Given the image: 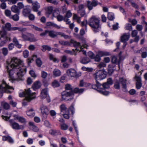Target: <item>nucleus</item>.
<instances>
[{
  "mask_svg": "<svg viewBox=\"0 0 147 147\" xmlns=\"http://www.w3.org/2000/svg\"><path fill=\"white\" fill-rule=\"evenodd\" d=\"M19 14H16L12 16H11L10 18L12 19L14 21H18L19 20Z\"/></svg>",
  "mask_w": 147,
  "mask_h": 147,
  "instance_id": "42",
  "label": "nucleus"
},
{
  "mask_svg": "<svg viewBox=\"0 0 147 147\" xmlns=\"http://www.w3.org/2000/svg\"><path fill=\"white\" fill-rule=\"evenodd\" d=\"M41 77L43 78H45L47 77V74L45 71H42L41 73Z\"/></svg>",
  "mask_w": 147,
  "mask_h": 147,
  "instance_id": "59",
  "label": "nucleus"
},
{
  "mask_svg": "<svg viewBox=\"0 0 147 147\" xmlns=\"http://www.w3.org/2000/svg\"><path fill=\"white\" fill-rule=\"evenodd\" d=\"M107 18L109 20H113L115 18L114 14L111 12H109L108 13Z\"/></svg>",
  "mask_w": 147,
  "mask_h": 147,
  "instance_id": "39",
  "label": "nucleus"
},
{
  "mask_svg": "<svg viewBox=\"0 0 147 147\" xmlns=\"http://www.w3.org/2000/svg\"><path fill=\"white\" fill-rule=\"evenodd\" d=\"M57 35H59L61 36V37H63L64 38L67 39L69 38V36L68 35H66L64 33L59 32H57Z\"/></svg>",
  "mask_w": 147,
  "mask_h": 147,
  "instance_id": "36",
  "label": "nucleus"
},
{
  "mask_svg": "<svg viewBox=\"0 0 147 147\" xmlns=\"http://www.w3.org/2000/svg\"><path fill=\"white\" fill-rule=\"evenodd\" d=\"M133 7L137 9H139L138 6L135 3L133 0H127Z\"/></svg>",
  "mask_w": 147,
  "mask_h": 147,
  "instance_id": "37",
  "label": "nucleus"
},
{
  "mask_svg": "<svg viewBox=\"0 0 147 147\" xmlns=\"http://www.w3.org/2000/svg\"><path fill=\"white\" fill-rule=\"evenodd\" d=\"M71 42L73 44V45L75 47H80V49L81 50H80L79 49H78L77 48L76 49V50H77L78 51H79L80 52L82 51V49L84 48H86V49L87 48V45L86 44H84L83 46H81L80 45V43H79V42H77L74 41V40H71Z\"/></svg>",
  "mask_w": 147,
  "mask_h": 147,
  "instance_id": "13",
  "label": "nucleus"
},
{
  "mask_svg": "<svg viewBox=\"0 0 147 147\" xmlns=\"http://www.w3.org/2000/svg\"><path fill=\"white\" fill-rule=\"evenodd\" d=\"M42 50L43 52H45L46 50L50 51L51 49V48L50 47L47 45H42Z\"/></svg>",
  "mask_w": 147,
  "mask_h": 147,
  "instance_id": "38",
  "label": "nucleus"
},
{
  "mask_svg": "<svg viewBox=\"0 0 147 147\" xmlns=\"http://www.w3.org/2000/svg\"><path fill=\"white\" fill-rule=\"evenodd\" d=\"M29 124L30 126V128L34 131L37 132L39 130V128L34 125V123L30 122Z\"/></svg>",
  "mask_w": 147,
  "mask_h": 147,
  "instance_id": "20",
  "label": "nucleus"
},
{
  "mask_svg": "<svg viewBox=\"0 0 147 147\" xmlns=\"http://www.w3.org/2000/svg\"><path fill=\"white\" fill-rule=\"evenodd\" d=\"M11 24L9 23H6L5 26H2V29H6L8 31H15L16 30H18L19 31L21 32H25L26 30V29L25 28H23L19 27H11Z\"/></svg>",
  "mask_w": 147,
  "mask_h": 147,
  "instance_id": "6",
  "label": "nucleus"
},
{
  "mask_svg": "<svg viewBox=\"0 0 147 147\" xmlns=\"http://www.w3.org/2000/svg\"><path fill=\"white\" fill-rule=\"evenodd\" d=\"M10 125L14 129L18 130L20 129H23L24 126L23 125H20L17 123L13 121L12 120H10L9 121Z\"/></svg>",
  "mask_w": 147,
  "mask_h": 147,
  "instance_id": "11",
  "label": "nucleus"
},
{
  "mask_svg": "<svg viewBox=\"0 0 147 147\" xmlns=\"http://www.w3.org/2000/svg\"><path fill=\"white\" fill-rule=\"evenodd\" d=\"M114 87L116 89H119L120 88L119 82L118 80L116 81L114 83Z\"/></svg>",
  "mask_w": 147,
  "mask_h": 147,
  "instance_id": "40",
  "label": "nucleus"
},
{
  "mask_svg": "<svg viewBox=\"0 0 147 147\" xmlns=\"http://www.w3.org/2000/svg\"><path fill=\"white\" fill-rule=\"evenodd\" d=\"M130 36L129 33H124L121 37V42H126L129 38Z\"/></svg>",
  "mask_w": 147,
  "mask_h": 147,
  "instance_id": "17",
  "label": "nucleus"
},
{
  "mask_svg": "<svg viewBox=\"0 0 147 147\" xmlns=\"http://www.w3.org/2000/svg\"><path fill=\"white\" fill-rule=\"evenodd\" d=\"M125 29L131 31L132 30V27L131 24H127L125 25Z\"/></svg>",
  "mask_w": 147,
  "mask_h": 147,
  "instance_id": "50",
  "label": "nucleus"
},
{
  "mask_svg": "<svg viewBox=\"0 0 147 147\" xmlns=\"http://www.w3.org/2000/svg\"><path fill=\"white\" fill-rule=\"evenodd\" d=\"M2 52L4 56L6 55L8 53V50L6 48H3L2 49Z\"/></svg>",
  "mask_w": 147,
  "mask_h": 147,
  "instance_id": "49",
  "label": "nucleus"
},
{
  "mask_svg": "<svg viewBox=\"0 0 147 147\" xmlns=\"http://www.w3.org/2000/svg\"><path fill=\"white\" fill-rule=\"evenodd\" d=\"M36 63L38 67H40L42 64V61L39 58L37 59L36 61Z\"/></svg>",
  "mask_w": 147,
  "mask_h": 147,
  "instance_id": "52",
  "label": "nucleus"
},
{
  "mask_svg": "<svg viewBox=\"0 0 147 147\" xmlns=\"http://www.w3.org/2000/svg\"><path fill=\"white\" fill-rule=\"evenodd\" d=\"M49 36L52 38H54L57 37V32L53 30H48Z\"/></svg>",
  "mask_w": 147,
  "mask_h": 147,
  "instance_id": "24",
  "label": "nucleus"
},
{
  "mask_svg": "<svg viewBox=\"0 0 147 147\" xmlns=\"http://www.w3.org/2000/svg\"><path fill=\"white\" fill-rule=\"evenodd\" d=\"M90 61V60L87 57L81 58L80 59V62L84 64H87Z\"/></svg>",
  "mask_w": 147,
  "mask_h": 147,
  "instance_id": "28",
  "label": "nucleus"
},
{
  "mask_svg": "<svg viewBox=\"0 0 147 147\" xmlns=\"http://www.w3.org/2000/svg\"><path fill=\"white\" fill-rule=\"evenodd\" d=\"M48 95L47 90L45 88L42 90L40 95V97L42 99L45 98L47 97Z\"/></svg>",
  "mask_w": 147,
  "mask_h": 147,
  "instance_id": "21",
  "label": "nucleus"
},
{
  "mask_svg": "<svg viewBox=\"0 0 147 147\" xmlns=\"http://www.w3.org/2000/svg\"><path fill=\"white\" fill-rule=\"evenodd\" d=\"M113 84V82L111 78L107 79V82L102 84V87L105 89H108L109 88L110 85Z\"/></svg>",
  "mask_w": 147,
  "mask_h": 147,
  "instance_id": "15",
  "label": "nucleus"
},
{
  "mask_svg": "<svg viewBox=\"0 0 147 147\" xmlns=\"http://www.w3.org/2000/svg\"><path fill=\"white\" fill-rule=\"evenodd\" d=\"M53 73V76L55 77L59 76L61 75V71L57 69H55Z\"/></svg>",
  "mask_w": 147,
  "mask_h": 147,
  "instance_id": "25",
  "label": "nucleus"
},
{
  "mask_svg": "<svg viewBox=\"0 0 147 147\" xmlns=\"http://www.w3.org/2000/svg\"><path fill=\"white\" fill-rule=\"evenodd\" d=\"M65 91H70L73 92V93H82L84 91V88L79 89L78 88H76L73 90V88L69 84H67L65 86Z\"/></svg>",
  "mask_w": 147,
  "mask_h": 147,
  "instance_id": "9",
  "label": "nucleus"
},
{
  "mask_svg": "<svg viewBox=\"0 0 147 147\" xmlns=\"http://www.w3.org/2000/svg\"><path fill=\"white\" fill-rule=\"evenodd\" d=\"M60 108L61 113H64L66 112H67V108L66 106V105L64 104H62L60 106Z\"/></svg>",
  "mask_w": 147,
  "mask_h": 147,
  "instance_id": "32",
  "label": "nucleus"
},
{
  "mask_svg": "<svg viewBox=\"0 0 147 147\" xmlns=\"http://www.w3.org/2000/svg\"><path fill=\"white\" fill-rule=\"evenodd\" d=\"M23 32H22L21 35L22 38L24 40L30 42H35L38 40L33 34L28 32L23 33Z\"/></svg>",
  "mask_w": 147,
  "mask_h": 147,
  "instance_id": "4",
  "label": "nucleus"
},
{
  "mask_svg": "<svg viewBox=\"0 0 147 147\" xmlns=\"http://www.w3.org/2000/svg\"><path fill=\"white\" fill-rule=\"evenodd\" d=\"M74 93L70 91H64L61 93V98L63 100L66 101H71L73 99L72 96Z\"/></svg>",
  "mask_w": 147,
  "mask_h": 147,
  "instance_id": "8",
  "label": "nucleus"
},
{
  "mask_svg": "<svg viewBox=\"0 0 147 147\" xmlns=\"http://www.w3.org/2000/svg\"><path fill=\"white\" fill-rule=\"evenodd\" d=\"M96 80V85L97 87L98 91L100 93L105 95H107L109 94V92L108 91H105V89L102 87V84H101L98 81Z\"/></svg>",
  "mask_w": 147,
  "mask_h": 147,
  "instance_id": "10",
  "label": "nucleus"
},
{
  "mask_svg": "<svg viewBox=\"0 0 147 147\" xmlns=\"http://www.w3.org/2000/svg\"><path fill=\"white\" fill-rule=\"evenodd\" d=\"M26 114L29 117H33L35 115V112L33 109H31L26 112Z\"/></svg>",
  "mask_w": 147,
  "mask_h": 147,
  "instance_id": "27",
  "label": "nucleus"
},
{
  "mask_svg": "<svg viewBox=\"0 0 147 147\" xmlns=\"http://www.w3.org/2000/svg\"><path fill=\"white\" fill-rule=\"evenodd\" d=\"M22 63V61L16 57L11 59L9 64L7 67L9 77L11 79L22 80L26 69L25 67H20Z\"/></svg>",
  "mask_w": 147,
  "mask_h": 147,
  "instance_id": "1",
  "label": "nucleus"
},
{
  "mask_svg": "<svg viewBox=\"0 0 147 147\" xmlns=\"http://www.w3.org/2000/svg\"><path fill=\"white\" fill-rule=\"evenodd\" d=\"M49 133L53 135H61V133L59 130L51 129L49 131Z\"/></svg>",
  "mask_w": 147,
  "mask_h": 147,
  "instance_id": "31",
  "label": "nucleus"
},
{
  "mask_svg": "<svg viewBox=\"0 0 147 147\" xmlns=\"http://www.w3.org/2000/svg\"><path fill=\"white\" fill-rule=\"evenodd\" d=\"M107 73L104 70L96 71L93 75V77L96 80H102L106 77Z\"/></svg>",
  "mask_w": 147,
  "mask_h": 147,
  "instance_id": "7",
  "label": "nucleus"
},
{
  "mask_svg": "<svg viewBox=\"0 0 147 147\" xmlns=\"http://www.w3.org/2000/svg\"><path fill=\"white\" fill-rule=\"evenodd\" d=\"M32 28L36 31L40 32H42V28H38L36 26H34V25H32Z\"/></svg>",
  "mask_w": 147,
  "mask_h": 147,
  "instance_id": "56",
  "label": "nucleus"
},
{
  "mask_svg": "<svg viewBox=\"0 0 147 147\" xmlns=\"http://www.w3.org/2000/svg\"><path fill=\"white\" fill-rule=\"evenodd\" d=\"M98 55H99V56H103L105 55H107V53L106 52L103 51H99L98 52Z\"/></svg>",
  "mask_w": 147,
  "mask_h": 147,
  "instance_id": "60",
  "label": "nucleus"
},
{
  "mask_svg": "<svg viewBox=\"0 0 147 147\" xmlns=\"http://www.w3.org/2000/svg\"><path fill=\"white\" fill-rule=\"evenodd\" d=\"M35 92L32 93L30 88L27 90L25 89V91L20 92L19 93L20 97H25L26 100L29 102L35 97Z\"/></svg>",
  "mask_w": 147,
  "mask_h": 147,
  "instance_id": "3",
  "label": "nucleus"
},
{
  "mask_svg": "<svg viewBox=\"0 0 147 147\" xmlns=\"http://www.w3.org/2000/svg\"><path fill=\"white\" fill-rule=\"evenodd\" d=\"M18 121L22 123H25L26 122V119L21 117H20L18 119Z\"/></svg>",
  "mask_w": 147,
  "mask_h": 147,
  "instance_id": "47",
  "label": "nucleus"
},
{
  "mask_svg": "<svg viewBox=\"0 0 147 147\" xmlns=\"http://www.w3.org/2000/svg\"><path fill=\"white\" fill-rule=\"evenodd\" d=\"M73 18L74 19L77 20L78 23L81 22V17L78 16L76 14H74Z\"/></svg>",
  "mask_w": 147,
  "mask_h": 147,
  "instance_id": "41",
  "label": "nucleus"
},
{
  "mask_svg": "<svg viewBox=\"0 0 147 147\" xmlns=\"http://www.w3.org/2000/svg\"><path fill=\"white\" fill-rule=\"evenodd\" d=\"M87 84L86 82H84L83 80H81L79 84V86L80 87H82L84 86H86Z\"/></svg>",
  "mask_w": 147,
  "mask_h": 147,
  "instance_id": "57",
  "label": "nucleus"
},
{
  "mask_svg": "<svg viewBox=\"0 0 147 147\" xmlns=\"http://www.w3.org/2000/svg\"><path fill=\"white\" fill-rule=\"evenodd\" d=\"M121 60L119 59V60H118L117 57L115 56H113L112 57V62L113 63L116 64L118 63L119 65V64Z\"/></svg>",
  "mask_w": 147,
  "mask_h": 147,
  "instance_id": "34",
  "label": "nucleus"
},
{
  "mask_svg": "<svg viewBox=\"0 0 147 147\" xmlns=\"http://www.w3.org/2000/svg\"><path fill=\"white\" fill-rule=\"evenodd\" d=\"M41 86V84L40 82L37 81L34 83L32 86V88L34 90H35L36 89L40 88Z\"/></svg>",
  "mask_w": 147,
  "mask_h": 147,
  "instance_id": "19",
  "label": "nucleus"
},
{
  "mask_svg": "<svg viewBox=\"0 0 147 147\" xmlns=\"http://www.w3.org/2000/svg\"><path fill=\"white\" fill-rule=\"evenodd\" d=\"M5 40L1 41L0 42V47H1L4 46L6 44L8 40H9V41H10L11 40L10 38L7 36H5Z\"/></svg>",
  "mask_w": 147,
  "mask_h": 147,
  "instance_id": "26",
  "label": "nucleus"
},
{
  "mask_svg": "<svg viewBox=\"0 0 147 147\" xmlns=\"http://www.w3.org/2000/svg\"><path fill=\"white\" fill-rule=\"evenodd\" d=\"M60 125L61 129L63 130H66L68 127V125L65 123L60 124Z\"/></svg>",
  "mask_w": 147,
  "mask_h": 147,
  "instance_id": "48",
  "label": "nucleus"
},
{
  "mask_svg": "<svg viewBox=\"0 0 147 147\" xmlns=\"http://www.w3.org/2000/svg\"><path fill=\"white\" fill-rule=\"evenodd\" d=\"M5 13L7 16L8 17L10 18L11 16V11L10 10L8 9L5 10Z\"/></svg>",
  "mask_w": 147,
  "mask_h": 147,
  "instance_id": "51",
  "label": "nucleus"
},
{
  "mask_svg": "<svg viewBox=\"0 0 147 147\" xmlns=\"http://www.w3.org/2000/svg\"><path fill=\"white\" fill-rule=\"evenodd\" d=\"M85 7V5L83 4H80L78 6V11H81L83 10H85L84 9Z\"/></svg>",
  "mask_w": 147,
  "mask_h": 147,
  "instance_id": "46",
  "label": "nucleus"
},
{
  "mask_svg": "<svg viewBox=\"0 0 147 147\" xmlns=\"http://www.w3.org/2000/svg\"><path fill=\"white\" fill-rule=\"evenodd\" d=\"M40 109L42 114L46 117L49 113V109L47 107L42 104L40 106Z\"/></svg>",
  "mask_w": 147,
  "mask_h": 147,
  "instance_id": "14",
  "label": "nucleus"
},
{
  "mask_svg": "<svg viewBox=\"0 0 147 147\" xmlns=\"http://www.w3.org/2000/svg\"><path fill=\"white\" fill-rule=\"evenodd\" d=\"M1 105L4 109L5 110H8L10 108V106L9 104L5 102H1Z\"/></svg>",
  "mask_w": 147,
  "mask_h": 147,
  "instance_id": "23",
  "label": "nucleus"
},
{
  "mask_svg": "<svg viewBox=\"0 0 147 147\" xmlns=\"http://www.w3.org/2000/svg\"><path fill=\"white\" fill-rule=\"evenodd\" d=\"M88 56L91 59L94 58V53L91 51H89L88 53Z\"/></svg>",
  "mask_w": 147,
  "mask_h": 147,
  "instance_id": "63",
  "label": "nucleus"
},
{
  "mask_svg": "<svg viewBox=\"0 0 147 147\" xmlns=\"http://www.w3.org/2000/svg\"><path fill=\"white\" fill-rule=\"evenodd\" d=\"M52 86L54 87H57L60 86V84L57 81L55 80L52 83Z\"/></svg>",
  "mask_w": 147,
  "mask_h": 147,
  "instance_id": "44",
  "label": "nucleus"
},
{
  "mask_svg": "<svg viewBox=\"0 0 147 147\" xmlns=\"http://www.w3.org/2000/svg\"><path fill=\"white\" fill-rule=\"evenodd\" d=\"M29 51L27 50H25L23 53L24 57L25 58H27L29 55Z\"/></svg>",
  "mask_w": 147,
  "mask_h": 147,
  "instance_id": "58",
  "label": "nucleus"
},
{
  "mask_svg": "<svg viewBox=\"0 0 147 147\" xmlns=\"http://www.w3.org/2000/svg\"><path fill=\"white\" fill-rule=\"evenodd\" d=\"M61 114L63 116L65 119H68L69 118V110H67V112H66L63 114L61 113Z\"/></svg>",
  "mask_w": 147,
  "mask_h": 147,
  "instance_id": "43",
  "label": "nucleus"
},
{
  "mask_svg": "<svg viewBox=\"0 0 147 147\" xmlns=\"http://www.w3.org/2000/svg\"><path fill=\"white\" fill-rule=\"evenodd\" d=\"M56 12H54L53 14V17H56L58 21H61L63 20L64 21V17H63L62 16L60 15H58L57 16L55 15Z\"/></svg>",
  "mask_w": 147,
  "mask_h": 147,
  "instance_id": "29",
  "label": "nucleus"
},
{
  "mask_svg": "<svg viewBox=\"0 0 147 147\" xmlns=\"http://www.w3.org/2000/svg\"><path fill=\"white\" fill-rule=\"evenodd\" d=\"M13 87L10 86L5 82L3 81L2 84L0 85V98L2 96L3 93H11V92L9 90H13Z\"/></svg>",
  "mask_w": 147,
  "mask_h": 147,
  "instance_id": "5",
  "label": "nucleus"
},
{
  "mask_svg": "<svg viewBox=\"0 0 147 147\" xmlns=\"http://www.w3.org/2000/svg\"><path fill=\"white\" fill-rule=\"evenodd\" d=\"M32 8L33 10L35 12L38 11V9L40 7V5L38 3H34L32 4Z\"/></svg>",
  "mask_w": 147,
  "mask_h": 147,
  "instance_id": "22",
  "label": "nucleus"
},
{
  "mask_svg": "<svg viewBox=\"0 0 147 147\" xmlns=\"http://www.w3.org/2000/svg\"><path fill=\"white\" fill-rule=\"evenodd\" d=\"M77 12L78 13L80 14L81 17H83L86 15V13L85 10L81 11H78Z\"/></svg>",
  "mask_w": 147,
  "mask_h": 147,
  "instance_id": "62",
  "label": "nucleus"
},
{
  "mask_svg": "<svg viewBox=\"0 0 147 147\" xmlns=\"http://www.w3.org/2000/svg\"><path fill=\"white\" fill-rule=\"evenodd\" d=\"M12 11L15 13H17L19 14L20 13V10L18 7L16 5H13L11 7V8Z\"/></svg>",
  "mask_w": 147,
  "mask_h": 147,
  "instance_id": "33",
  "label": "nucleus"
},
{
  "mask_svg": "<svg viewBox=\"0 0 147 147\" xmlns=\"http://www.w3.org/2000/svg\"><path fill=\"white\" fill-rule=\"evenodd\" d=\"M138 32L137 30H133L131 32V36L132 37L137 36Z\"/></svg>",
  "mask_w": 147,
  "mask_h": 147,
  "instance_id": "55",
  "label": "nucleus"
},
{
  "mask_svg": "<svg viewBox=\"0 0 147 147\" xmlns=\"http://www.w3.org/2000/svg\"><path fill=\"white\" fill-rule=\"evenodd\" d=\"M31 10L30 9L26 8L24 9L22 13L23 15L25 17H28V16L30 13Z\"/></svg>",
  "mask_w": 147,
  "mask_h": 147,
  "instance_id": "30",
  "label": "nucleus"
},
{
  "mask_svg": "<svg viewBox=\"0 0 147 147\" xmlns=\"http://www.w3.org/2000/svg\"><path fill=\"white\" fill-rule=\"evenodd\" d=\"M129 22H131L132 25L133 26L135 25L137 23V21L135 19H133L131 20V19H129Z\"/></svg>",
  "mask_w": 147,
  "mask_h": 147,
  "instance_id": "53",
  "label": "nucleus"
},
{
  "mask_svg": "<svg viewBox=\"0 0 147 147\" xmlns=\"http://www.w3.org/2000/svg\"><path fill=\"white\" fill-rule=\"evenodd\" d=\"M67 75L70 77H75L76 76V72L74 69H68L67 71Z\"/></svg>",
  "mask_w": 147,
  "mask_h": 147,
  "instance_id": "18",
  "label": "nucleus"
},
{
  "mask_svg": "<svg viewBox=\"0 0 147 147\" xmlns=\"http://www.w3.org/2000/svg\"><path fill=\"white\" fill-rule=\"evenodd\" d=\"M87 6L89 10H92L93 7L96 6L98 4V1L96 0H93L92 2L90 1H87Z\"/></svg>",
  "mask_w": 147,
  "mask_h": 147,
  "instance_id": "12",
  "label": "nucleus"
},
{
  "mask_svg": "<svg viewBox=\"0 0 147 147\" xmlns=\"http://www.w3.org/2000/svg\"><path fill=\"white\" fill-rule=\"evenodd\" d=\"M7 34V32L5 29H2L1 31L0 30V35H1L2 37H4L5 38V36Z\"/></svg>",
  "mask_w": 147,
  "mask_h": 147,
  "instance_id": "45",
  "label": "nucleus"
},
{
  "mask_svg": "<svg viewBox=\"0 0 147 147\" xmlns=\"http://www.w3.org/2000/svg\"><path fill=\"white\" fill-rule=\"evenodd\" d=\"M119 81L122 84L123 91L125 92H126L127 91L126 86V80L121 78H119Z\"/></svg>",
  "mask_w": 147,
  "mask_h": 147,
  "instance_id": "16",
  "label": "nucleus"
},
{
  "mask_svg": "<svg viewBox=\"0 0 147 147\" xmlns=\"http://www.w3.org/2000/svg\"><path fill=\"white\" fill-rule=\"evenodd\" d=\"M72 16V13L69 10L67 12L66 15L64 16V18H69L71 17Z\"/></svg>",
  "mask_w": 147,
  "mask_h": 147,
  "instance_id": "54",
  "label": "nucleus"
},
{
  "mask_svg": "<svg viewBox=\"0 0 147 147\" xmlns=\"http://www.w3.org/2000/svg\"><path fill=\"white\" fill-rule=\"evenodd\" d=\"M47 26H52L57 29H60L61 28L60 26H59L56 24L51 22H47Z\"/></svg>",
  "mask_w": 147,
  "mask_h": 147,
  "instance_id": "35",
  "label": "nucleus"
},
{
  "mask_svg": "<svg viewBox=\"0 0 147 147\" xmlns=\"http://www.w3.org/2000/svg\"><path fill=\"white\" fill-rule=\"evenodd\" d=\"M28 17L29 19L30 20H33L35 18L34 15L31 13H30Z\"/></svg>",
  "mask_w": 147,
  "mask_h": 147,
  "instance_id": "61",
  "label": "nucleus"
},
{
  "mask_svg": "<svg viewBox=\"0 0 147 147\" xmlns=\"http://www.w3.org/2000/svg\"><path fill=\"white\" fill-rule=\"evenodd\" d=\"M9 103L13 107H15L17 105V103L15 102H14L12 100L10 101Z\"/></svg>",
  "mask_w": 147,
  "mask_h": 147,
  "instance_id": "64",
  "label": "nucleus"
},
{
  "mask_svg": "<svg viewBox=\"0 0 147 147\" xmlns=\"http://www.w3.org/2000/svg\"><path fill=\"white\" fill-rule=\"evenodd\" d=\"M88 24L91 27L92 30L95 32L99 31V28H100V19L96 16H93L89 19Z\"/></svg>",
  "mask_w": 147,
  "mask_h": 147,
  "instance_id": "2",
  "label": "nucleus"
}]
</instances>
